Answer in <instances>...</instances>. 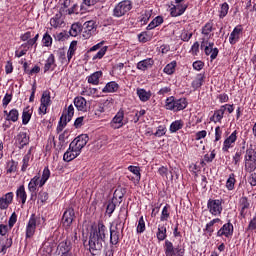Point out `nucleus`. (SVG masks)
<instances>
[{"mask_svg":"<svg viewBox=\"0 0 256 256\" xmlns=\"http://www.w3.org/2000/svg\"><path fill=\"white\" fill-rule=\"evenodd\" d=\"M107 235V226L103 221H99L96 228H93L89 237V251L91 255H101L103 246L105 245V237Z\"/></svg>","mask_w":256,"mask_h":256,"instance_id":"obj_1","label":"nucleus"},{"mask_svg":"<svg viewBox=\"0 0 256 256\" xmlns=\"http://www.w3.org/2000/svg\"><path fill=\"white\" fill-rule=\"evenodd\" d=\"M165 107L168 111H183V109L187 108V99H176L175 97L171 96L166 99Z\"/></svg>","mask_w":256,"mask_h":256,"instance_id":"obj_2","label":"nucleus"},{"mask_svg":"<svg viewBox=\"0 0 256 256\" xmlns=\"http://www.w3.org/2000/svg\"><path fill=\"white\" fill-rule=\"evenodd\" d=\"M132 9L133 2L131 0H123L114 7L112 15L113 17L120 18L127 15Z\"/></svg>","mask_w":256,"mask_h":256,"instance_id":"obj_3","label":"nucleus"},{"mask_svg":"<svg viewBox=\"0 0 256 256\" xmlns=\"http://www.w3.org/2000/svg\"><path fill=\"white\" fill-rule=\"evenodd\" d=\"M244 161L245 171H247V173H253L256 169V151L253 147L250 146V148L246 149Z\"/></svg>","mask_w":256,"mask_h":256,"instance_id":"obj_4","label":"nucleus"},{"mask_svg":"<svg viewBox=\"0 0 256 256\" xmlns=\"http://www.w3.org/2000/svg\"><path fill=\"white\" fill-rule=\"evenodd\" d=\"M73 115H75V108L73 107V104H70L67 108L66 113H63L60 117L58 126H57V133H61L65 127H67V124L73 119Z\"/></svg>","mask_w":256,"mask_h":256,"instance_id":"obj_5","label":"nucleus"},{"mask_svg":"<svg viewBox=\"0 0 256 256\" xmlns=\"http://www.w3.org/2000/svg\"><path fill=\"white\" fill-rule=\"evenodd\" d=\"M164 253L166 256H183L185 255V249L177 246H173V242L166 240L164 244Z\"/></svg>","mask_w":256,"mask_h":256,"instance_id":"obj_6","label":"nucleus"},{"mask_svg":"<svg viewBox=\"0 0 256 256\" xmlns=\"http://www.w3.org/2000/svg\"><path fill=\"white\" fill-rule=\"evenodd\" d=\"M207 209L209 210V213H211V215H214V217H218V215H221L223 211V204L219 199H210L207 203Z\"/></svg>","mask_w":256,"mask_h":256,"instance_id":"obj_7","label":"nucleus"},{"mask_svg":"<svg viewBox=\"0 0 256 256\" xmlns=\"http://www.w3.org/2000/svg\"><path fill=\"white\" fill-rule=\"evenodd\" d=\"M87 143H89V135L81 134L76 137L70 144L71 147H74V149L81 153V149H83Z\"/></svg>","mask_w":256,"mask_h":256,"instance_id":"obj_8","label":"nucleus"},{"mask_svg":"<svg viewBox=\"0 0 256 256\" xmlns=\"http://www.w3.org/2000/svg\"><path fill=\"white\" fill-rule=\"evenodd\" d=\"M39 221V218L35 214H32L30 216V219L28 221V224L26 226V237L27 239H31L35 235V230L37 229V222Z\"/></svg>","mask_w":256,"mask_h":256,"instance_id":"obj_9","label":"nucleus"},{"mask_svg":"<svg viewBox=\"0 0 256 256\" xmlns=\"http://www.w3.org/2000/svg\"><path fill=\"white\" fill-rule=\"evenodd\" d=\"M238 207L240 209V216L245 218L247 215V210L251 209V202L249 201V198H247V196H242L239 199Z\"/></svg>","mask_w":256,"mask_h":256,"instance_id":"obj_10","label":"nucleus"},{"mask_svg":"<svg viewBox=\"0 0 256 256\" xmlns=\"http://www.w3.org/2000/svg\"><path fill=\"white\" fill-rule=\"evenodd\" d=\"M73 219H75V210L73 208H68L62 217L63 225L66 229H69L73 224Z\"/></svg>","mask_w":256,"mask_h":256,"instance_id":"obj_11","label":"nucleus"},{"mask_svg":"<svg viewBox=\"0 0 256 256\" xmlns=\"http://www.w3.org/2000/svg\"><path fill=\"white\" fill-rule=\"evenodd\" d=\"M119 227H121V221L116 222V226H110V243L111 245H117L119 243Z\"/></svg>","mask_w":256,"mask_h":256,"instance_id":"obj_12","label":"nucleus"},{"mask_svg":"<svg viewBox=\"0 0 256 256\" xmlns=\"http://www.w3.org/2000/svg\"><path fill=\"white\" fill-rule=\"evenodd\" d=\"M125 119V112L123 110H119L117 112V114L114 116V118L112 119V126H114L116 129H120V127H123L125 124H127V120Z\"/></svg>","mask_w":256,"mask_h":256,"instance_id":"obj_13","label":"nucleus"},{"mask_svg":"<svg viewBox=\"0 0 256 256\" xmlns=\"http://www.w3.org/2000/svg\"><path fill=\"white\" fill-rule=\"evenodd\" d=\"M57 250L61 253V256H73L71 254V242L70 241H62L59 243Z\"/></svg>","mask_w":256,"mask_h":256,"instance_id":"obj_14","label":"nucleus"},{"mask_svg":"<svg viewBox=\"0 0 256 256\" xmlns=\"http://www.w3.org/2000/svg\"><path fill=\"white\" fill-rule=\"evenodd\" d=\"M79 155H81V152H78L75 147H71L70 144L68 150L64 153L63 160L69 163L76 159V157H79Z\"/></svg>","mask_w":256,"mask_h":256,"instance_id":"obj_15","label":"nucleus"},{"mask_svg":"<svg viewBox=\"0 0 256 256\" xmlns=\"http://www.w3.org/2000/svg\"><path fill=\"white\" fill-rule=\"evenodd\" d=\"M231 235H233V224L231 222L224 224L217 232V237H231Z\"/></svg>","mask_w":256,"mask_h":256,"instance_id":"obj_16","label":"nucleus"},{"mask_svg":"<svg viewBox=\"0 0 256 256\" xmlns=\"http://www.w3.org/2000/svg\"><path fill=\"white\" fill-rule=\"evenodd\" d=\"M41 187V177L39 176H34L29 184H28V191L31 192V195H37V187Z\"/></svg>","mask_w":256,"mask_h":256,"instance_id":"obj_17","label":"nucleus"},{"mask_svg":"<svg viewBox=\"0 0 256 256\" xmlns=\"http://www.w3.org/2000/svg\"><path fill=\"white\" fill-rule=\"evenodd\" d=\"M13 245V239L0 236V253L4 255L7 253V250Z\"/></svg>","mask_w":256,"mask_h":256,"instance_id":"obj_18","label":"nucleus"},{"mask_svg":"<svg viewBox=\"0 0 256 256\" xmlns=\"http://www.w3.org/2000/svg\"><path fill=\"white\" fill-rule=\"evenodd\" d=\"M53 249H55V242L53 241V239H48L46 242L43 243L42 246L43 256H51V253H53Z\"/></svg>","mask_w":256,"mask_h":256,"instance_id":"obj_19","label":"nucleus"},{"mask_svg":"<svg viewBox=\"0 0 256 256\" xmlns=\"http://www.w3.org/2000/svg\"><path fill=\"white\" fill-rule=\"evenodd\" d=\"M13 203V192H8L0 198V209H7Z\"/></svg>","mask_w":256,"mask_h":256,"instance_id":"obj_20","label":"nucleus"},{"mask_svg":"<svg viewBox=\"0 0 256 256\" xmlns=\"http://www.w3.org/2000/svg\"><path fill=\"white\" fill-rule=\"evenodd\" d=\"M153 65H155V60L152 58H147L137 63V69L140 71H147V69H151Z\"/></svg>","mask_w":256,"mask_h":256,"instance_id":"obj_21","label":"nucleus"},{"mask_svg":"<svg viewBox=\"0 0 256 256\" xmlns=\"http://www.w3.org/2000/svg\"><path fill=\"white\" fill-rule=\"evenodd\" d=\"M237 141V132L236 130L232 132V134L224 140V144L222 147V151L227 152L229 149H231V144L235 143Z\"/></svg>","mask_w":256,"mask_h":256,"instance_id":"obj_22","label":"nucleus"},{"mask_svg":"<svg viewBox=\"0 0 256 256\" xmlns=\"http://www.w3.org/2000/svg\"><path fill=\"white\" fill-rule=\"evenodd\" d=\"M225 111H227V108H225V106H221L220 109L214 111L213 116L210 117V121H213V123H221L223 115H225Z\"/></svg>","mask_w":256,"mask_h":256,"instance_id":"obj_23","label":"nucleus"},{"mask_svg":"<svg viewBox=\"0 0 256 256\" xmlns=\"http://www.w3.org/2000/svg\"><path fill=\"white\" fill-rule=\"evenodd\" d=\"M242 31H243V28H241V26H237L233 29V31L231 32L230 37H229V43L231 45H235V43H237V41H239V37H240Z\"/></svg>","mask_w":256,"mask_h":256,"instance_id":"obj_24","label":"nucleus"},{"mask_svg":"<svg viewBox=\"0 0 256 256\" xmlns=\"http://www.w3.org/2000/svg\"><path fill=\"white\" fill-rule=\"evenodd\" d=\"M136 93L142 103H147V101L151 99V91H147L143 88H137Z\"/></svg>","mask_w":256,"mask_h":256,"instance_id":"obj_25","label":"nucleus"},{"mask_svg":"<svg viewBox=\"0 0 256 256\" xmlns=\"http://www.w3.org/2000/svg\"><path fill=\"white\" fill-rule=\"evenodd\" d=\"M74 105L78 111H87V100L82 96H78L74 99Z\"/></svg>","mask_w":256,"mask_h":256,"instance_id":"obj_26","label":"nucleus"},{"mask_svg":"<svg viewBox=\"0 0 256 256\" xmlns=\"http://www.w3.org/2000/svg\"><path fill=\"white\" fill-rule=\"evenodd\" d=\"M16 141L20 145V149H23L25 145H29V135H27V132H20L16 137Z\"/></svg>","mask_w":256,"mask_h":256,"instance_id":"obj_27","label":"nucleus"},{"mask_svg":"<svg viewBox=\"0 0 256 256\" xmlns=\"http://www.w3.org/2000/svg\"><path fill=\"white\" fill-rule=\"evenodd\" d=\"M95 29V22L93 20L84 23L83 37L89 39L91 32Z\"/></svg>","mask_w":256,"mask_h":256,"instance_id":"obj_28","label":"nucleus"},{"mask_svg":"<svg viewBox=\"0 0 256 256\" xmlns=\"http://www.w3.org/2000/svg\"><path fill=\"white\" fill-rule=\"evenodd\" d=\"M119 89V84H117V82L112 81V82H108L106 84V86L102 89L103 93H115L117 92Z\"/></svg>","mask_w":256,"mask_h":256,"instance_id":"obj_29","label":"nucleus"},{"mask_svg":"<svg viewBox=\"0 0 256 256\" xmlns=\"http://www.w3.org/2000/svg\"><path fill=\"white\" fill-rule=\"evenodd\" d=\"M16 197H18V199H21L22 205H25V203H27V192L25 191V186L24 185H21L17 189Z\"/></svg>","mask_w":256,"mask_h":256,"instance_id":"obj_30","label":"nucleus"},{"mask_svg":"<svg viewBox=\"0 0 256 256\" xmlns=\"http://www.w3.org/2000/svg\"><path fill=\"white\" fill-rule=\"evenodd\" d=\"M156 237L158 241H165L167 239V227H165V225L158 226Z\"/></svg>","mask_w":256,"mask_h":256,"instance_id":"obj_31","label":"nucleus"},{"mask_svg":"<svg viewBox=\"0 0 256 256\" xmlns=\"http://www.w3.org/2000/svg\"><path fill=\"white\" fill-rule=\"evenodd\" d=\"M83 31V26L80 23H74L72 24L69 33L71 35V37H77V35H79V33H81Z\"/></svg>","mask_w":256,"mask_h":256,"instance_id":"obj_32","label":"nucleus"},{"mask_svg":"<svg viewBox=\"0 0 256 256\" xmlns=\"http://www.w3.org/2000/svg\"><path fill=\"white\" fill-rule=\"evenodd\" d=\"M102 75L103 72L101 71L94 72L88 77V83H91L92 85H99V79H101Z\"/></svg>","mask_w":256,"mask_h":256,"instance_id":"obj_33","label":"nucleus"},{"mask_svg":"<svg viewBox=\"0 0 256 256\" xmlns=\"http://www.w3.org/2000/svg\"><path fill=\"white\" fill-rule=\"evenodd\" d=\"M204 53L207 56L210 55L211 61H215V59H217V55H219V49L218 48L205 47L204 48Z\"/></svg>","mask_w":256,"mask_h":256,"instance_id":"obj_34","label":"nucleus"},{"mask_svg":"<svg viewBox=\"0 0 256 256\" xmlns=\"http://www.w3.org/2000/svg\"><path fill=\"white\" fill-rule=\"evenodd\" d=\"M77 51V41H72L70 43L68 52H67V63L71 62V59H73V55H75V52Z\"/></svg>","mask_w":256,"mask_h":256,"instance_id":"obj_35","label":"nucleus"},{"mask_svg":"<svg viewBox=\"0 0 256 256\" xmlns=\"http://www.w3.org/2000/svg\"><path fill=\"white\" fill-rule=\"evenodd\" d=\"M109 105V100H101L96 104L95 115H101L105 113V106Z\"/></svg>","mask_w":256,"mask_h":256,"instance_id":"obj_36","label":"nucleus"},{"mask_svg":"<svg viewBox=\"0 0 256 256\" xmlns=\"http://www.w3.org/2000/svg\"><path fill=\"white\" fill-rule=\"evenodd\" d=\"M6 121H12V123H17L19 121V111L17 109H12L8 112Z\"/></svg>","mask_w":256,"mask_h":256,"instance_id":"obj_37","label":"nucleus"},{"mask_svg":"<svg viewBox=\"0 0 256 256\" xmlns=\"http://www.w3.org/2000/svg\"><path fill=\"white\" fill-rule=\"evenodd\" d=\"M50 25L55 29L63 25V20H61V13L56 14L53 18L50 19Z\"/></svg>","mask_w":256,"mask_h":256,"instance_id":"obj_38","label":"nucleus"},{"mask_svg":"<svg viewBox=\"0 0 256 256\" xmlns=\"http://www.w3.org/2000/svg\"><path fill=\"white\" fill-rule=\"evenodd\" d=\"M163 18L161 16L155 17L147 26V30L151 31V29H155V27H159V25H162Z\"/></svg>","mask_w":256,"mask_h":256,"instance_id":"obj_39","label":"nucleus"},{"mask_svg":"<svg viewBox=\"0 0 256 256\" xmlns=\"http://www.w3.org/2000/svg\"><path fill=\"white\" fill-rule=\"evenodd\" d=\"M176 67H177V62L172 61L164 67L163 72L166 73V75H173V73H175Z\"/></svg>","mask_w":256,"mask_h":256,"instance_id":"obj_40","label":"nucleus"},{"mask_svg":"<svg viewBox=\"0 0 256 256\" xmlns=\"http://www.w3.org/2000/svg\"><path fill=\"white\" fill-rule=\"evenodd\" d=\"M53 65H55V55L50 54L44 65V73H47V71H50Z\"/></svg>","mask_w":256,"mask_h":256,"instance_id":"obj_41","label":"nucleus"},{"mask_svg":"<svg viewBox=\"0 0 256 256\" xmlns=\"http://www.w3.org/2000/svg\"><path fill=\"white\" fill-rule=\"evenodd\" d=\"M235 174L232 173L229 175V178L226 181V188L228 189V191H233L235 189Z\"/></svg>","mask_w":256,"mask_h":256,"instance_id":"obj_42","label":"nucleus"},{"mask_svg":"<svg viewBox=\"0 0 256 256\" xmlns=\"http://www.w3.org/2000/svg\"><path fill=\"white\" fill-rule=\"evenodd\" d=\"M179 129H183V120H176L170 125L171 133H177Z\"/></svg>","mask_w":256,"mask_h":256,"instance_id":"obj_43","label":"nucleus"},{"mask_svg":"<svg viewBox=\"0 0 256 256\" xmlns=\"http://www.w3.org/2000/svg\"><path fill=\"white\" fill-rule=\"evenodd\" d=\"M40 102L42 105H46L47 107L51 105V94L49 93V91L43 92Z\"/></svg>","mask_w":256,"mask_h":256,"instance_id":"obj_44","label":"nucleus"},{"mask_svg":"<svg viewBox=\"0 0 256 256\" xmlns=\"http://www.w3.org/2000/svg\"><path fill=\"white\" fill-rule=\"evenodd\" d=\"M205 79V76L203 74H198L196 79L192 82V87L194 89H199L203 85V81Z\"/></svg>","mask_w":256,"mask_h":256,"instance_id":"obj_45","label":"nucleus"},{"mask_svg":"<svg viewBox=\"0 0 256 256\" xmlns=\"http://www.w3.org/2000/svg\"><path fill=\"white\" fill-rule=\"evenodd\" d=\"M29 161H31V150H29L28 153L23 157L21 171H27V167H29Z\"/></svg>","mask_w":256,"mask_h":256,"instance_id":"obj_46","label":"nucleus"},{"mask_svg":"<svg viewBox=\"0 0 256 256\" xmlns=\"http://www.w3.org/2000/svg\"><path fill=\"white\" fill-rule=\"evenodd\" d=\"M49 177H51V171H49V168H45L43 170V174L40 179V187H43V185H45V183H47V181L49 180Z\"/></svg>","mask_w":256,"mask_h":256,"instance_id":"obj_47","label":"nucleus"},{"mask_svg":"<svg viewBox=\"0 0 256 256\" xmlns=\"http://www.w3.org/2000/svg\"><path fill=\"white\" fill-rule=\"evenodd\" d=\"M227 13H229V4L227 2H224L221 5L220 11H219V18L224 19V17H227Z\"/></svg>","mask_w":256,"mask_h":256,"instance_id":"obj_48","label":"nucleus"},{"mask_svg":"<svg viewBox=\"0 0 256 256\" xmlns=\"http://www.w3.org/2000/svg\"><path fill=\"white\" fill-rule=\"evenodd\" d=\"M115 198H113L112 200L108 201V204L106 206V213L109 215V217H111V215H113L114 211H115V207H117V205H115Z\"/></svg>","mask_w":256,"mask_h":256,"instance_id":"obj_49","label":"nucleus"},{"mask_svg":"<svg viewBox=\"0 0 256 256\" xmlns=\"http://www.w3.org/2000/svg\"><path fill=\"white\" fill-rule=\"evenodd\" d=\"M29 121H31V112H29V108H26L22 113V124L27 125Z\"/></svg>","mask_w":256,"mask_h":256,"instance_id":"obj_50","label":"nucleus"},{"mask_svg":"<svg viewBox=\"0 0 256 256\" xmlns=\"http://www.w3.org/2000/svg\"><path fill=\"white\" fill-rule=\"evenodd\" d=\"M170 207L171 206H169V204L164 206V208L162 209L160 221H167L169 219V217H170V213H169Z\"/></svg>","mask_w":256,"mask_h":256,"instance_id":"obj_51","label":"nucleus"},{"mask_svg":"<svg viewBox=\"0 0 256 256\" xmlns=\"http://www.w3.org/2000/svg\"><path fill=\"white\" fill-rule=\"evenodd\" d=\"M42 43L44 47H51V45H53V38H51V35H49V33L44 34Z\"/></svg>","mask_w":256,"mask_h":256,"instance_id":"obj_52","label":"nucleus"},{"mask_svg":"<svg viewBox=\"0 0 256 256\" xmlns=\"http://www.w3.org/2000/svg\"><path fill=\"white\" fill-rule=\"evenodd\" d=\"M136 231L137 233H145V218H143V216L138 220Z\"/></svg>","mask_w":256,"mask_h":256,"instance_id":"obj_53","label":"nucleus"},{"mask_svg":"<svg viewBox=\"0 0 256 256\" xmlns=\"http://www.w3.org/2000/svg\"><path fill=\"white\" fill-rule=\"evenodd\" d=\"M215 223H221V219L216 218V219H213L209 223L206 224L205 231H207V233H210V235L214 231L213 228H211V227H213V225H215Z\"/></svg>","mask_w":256,"mask_h":256,"instance_id":"obj_54","label":"nucleus"},{"mask_svg":"<svg viewBox=\"0 0 256 256\" xmlns=\"http://www.w3.org/2000/svg\"><path fill=\"white\" fill-rule=\"evenodd\" d=\"M128 171H130V173H133L134 175H136L138 181H141V170L139 169V167L129 166Z\"/></svg>","mask_w":256,"mask_h":256,"instance_id":"obj_55","label":"nucleus"},{"mask_svg":"<svg viewBox=\"0 0 256 256\" xmlns=\"http://www.w3.org/2000/svg\"><path fill=\"white\" fill-rule=\"evenodd\" d=\"M107 49V46L100 48L96 55L93 56V61H95V59H103V57H105V53H107Z\"/></svg>","mask_w":256,"mask_h":256,"instance_id":"obj_56","label":"nucleus"},{"mask_svg":"<svg viewBox=\"0 0 256 256\" xmlns=\"http://www.w3.org/2000/svg\"><path fill=\"white\" fill-rule=\"evenodd\" d=\"M213 31V23L208 22L205 24V26L202 28V35H209Z\"/></svg>","mask_w":256,"mask_h":256,"instance_id":"obj_57","label":"nucleus"},{"mask_svg":"<svg viewBox=\"0 0 256 256\" xmlns=\"http://www.w3.org/2000/svg\"><path fill=\"white\" fill-rule=\"evenodd\" d=\"M146 111L145 110H140L137 111L133 117V123H139V119H141V117H143V115H145Z\"/></svg>","mask_w":256,"mask_h":256,"instance_id":"obj_58","label":"nucleus"},{"mask_svg":"<svg viewBox=\"0 0 256 256\" xmlns=\"http://www.w3.org/2000/svg\"><path fill=\"white\" fill-rule=\"evenodd\" d=\"M187 4H178L176 5V9L178 11V15L179 17H181V15H183V13H185V11H187Z\"/></svg>","mask_w":256,"mask_h":256,"instance_id":"obj_59","label":"nucleus"},{"mask_svg":"<svg viewBox=\"0 0 256 256\" xmlns=\"http://www.w3.org/2000/svg\"><path fill=\"white\" fill-rule=\"evenodd\" d=\"M38 199L41 201V203H45V201L49 199V194L45 191H40L38 194Z\"/></svg>","mask_w":256,"mask_h":256,"instance_id":"obj_60","label":"nucleus"},{"mask_svg":"<svg viewBox=\"0 0 256 256\" xmlns=\"http://www.w3.org/2000/svg\"><path fill=\"white\" fill-rule=\"evenodd\" d=\"M15 223H17V214L14 212L10 216L9 221H8V225H9L10 229L15 225Z\"/></svg>","mask_w":256,"mask_h":256,"instance_id":"obj_61","label":"nucleus"},{"mask_svg":"<svg viewBox=\"0 0 256 256\" xmlns=\"http://www.w3.org/2000/svg\"><path fill=\"white\" fill-rule=\"evenodd\" d=\"M58 57H59V59L62 61V63H65V61H66V63H67V57H66V53H65V50H63V49H59L58 50Z\"/></svg>","mask_w":256,"mask_h":256,"instance_id":"obj_62","label":"nucleus"},{"mask_svg":"<svg viewBox=\"0 0 256 256\" xmlns=\"http://www.w3.org/2000/svg\"><path fill=\"white\" fill-rule=\"evenodd\" d=\"M17 171V164H15V161H12L8 164L7 173H15Z\"/></svg>","mask_w":256,"mask_h":256,"instance_id":"obj_63","label":"nucleus"},{"mask_svg":"<svg viewBox=\"0 0 256 256\" xmlns=\"http://www.w3.org/2000/svg\"><path fill=\"white\" fill-rule=\"evenodd\" d=\"M192 37H193V33H189L187 31H184L181 34L182 41H189Z\"/></svg>","mask_w":256,"mask_h":256,"instance_id":"obj_64","label":"nucleus"}]
</instances>
